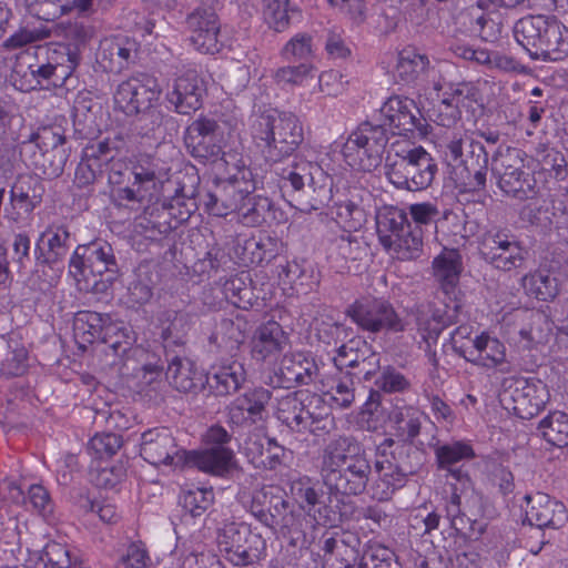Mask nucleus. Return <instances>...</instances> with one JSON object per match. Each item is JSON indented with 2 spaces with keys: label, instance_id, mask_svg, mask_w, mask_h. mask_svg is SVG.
Listing matches in <instances>:
<instances>
[{
  "label": "nucleus",
  "instance_id": "obj_7",
  "mask_svg": "<svg viewBox=\"0 0 568 568\" xmlns=\"http://www.w3.org/2000/svg\"><path fill=\"white\" fill-rule=\"evenodd\" d=\"M276 174L281 178L282 189H292L301 211L321 210L333 199V179L315 162H294Z\"/></svg>",
  "mask_w": 568,
  "mask_h": 568
},
{
  "label": "nucleus",
  "instance_id": "obj_1",
  "mask_svg": "<svg viewBox=\"0 0 568 568\" xmlns=\"http://www.w3.org/2000/svg\"><path fill=\"white\" fill-rule=\"evenodd\" d=\"M424 414L412 406L398 408L392 414L396 435L403 442L396 444L385 438L376 448L374 473L377 477L371 484L372 497L386 501L394 493L403 488L409 476L422 465V453L412 446L420 433Z\"/></svg>",
  "mask_w": 568,
  "mask_h": 568
},
{
  "label": "nucleus",
  "instance_id": "obj_61",
  "mask_svg": "<svg viewBox=\"0 0 568 568\" xmlns=\"http://www.w3.org/2000/svg\"><path fill=\"white\" fill-rule=\"evenodd\" d=\"M109 325L119 329H115L113 334L110 333V336H102L101 343L108 345L115 355L125 354L134 342L132 328L124 322L113 321L111 316L106 323V326Z\"/></svg>",
  "mask_w": 568,
  "mask_h": 568
},
{
  "label": "nucleus",
  "instance_id": "obj_37",
  "mask_svg": "<svg viewBox=\"0 0 568 568\" xmlns=\"http://www.w3.org/2000/svg\"><path fill=\"white\" fill-rule=\"evenodd\" d=\"M292 493L301 509L317 524H326L331 520L332 510L326 505L321 488L311 485L308 480L301 479L292 485Z\"/></svg>",
  "mask_w": 568,
  "mask_h": 568
},
{
  "label": "nucleus",
  "instance_id": "obj_34",
  "mask_svg": "<svg viewBox=\"0 0 568 568\" xmlns=\"http://www.w3.org/2000/svg\"><path fill=\"white\" fill-rule=\"evenodd\" d=\"M111 2L112 0H37V14L45 21H53L70 12L90 17L98 8L106 9Z\"/></svg>",
  "mask_w": 568,
  "mask_h": 568
},
{
  "label": "nucleus",
  "instance_id": "obj_24",
  "mask_svg": "<svg viewBox=\"0 0 568 568\" xmlns=\"http://www.w3.org/2000/svg\"><path fill=\"white\" fill-rule=\"evenodd\" d=\"M318 367L314 358L304 353L286 354L281 359L274 376L270 377L273 387L292 388L308 385L317 376Z\"/></svg>",
  "mask_w": 568,
  "mask_h": 568
},
{
  "label": "nucleus",
  "instance_id": "obj_14",
  "mask_svg": "<svg viewBox=\"0 0 568 568\" xmlns=\"http://www.w3.org/2000/svg\"><path fill=\"white\" fill-rule=\"evenodd\" d=\"M478 250L487 264L503 272L524 267L528 257V250L506 229H491L485 232Z\"/></svg>",
  "mask_w": 568,
  "mask_h": 568
},
{
  "label": "nucleus",
  "instance_id": "obj_16",
  "mask_svg": "<svg viewBox=\"0 0 568 568\" xmlns=\"http://www.w3.org/2000/svg\"><path fill=\"white\" fill-rule=\"evenodd\" d=\"M219 123L206 116L192 121L184 133V143L189 153L200 162L215 163L223 161L226 166L240 159L235 152H223L219 139Z\"/></svg>",
  "mask_w": 568,
  "mask_h": 568
},
{
  "label": "nucleus",
  "instance_id": "obj_32",
  "mask_svg": "<svg viewBox=\"0 0 568 568\" xmlns=\"http://www.w3.org/2000/svg\"><path fill=\"white\" fill-rule=\"evenodd\" d=\"M171 189L159 192V200L155 203H161L163 210L168 215L174 219L178 223L186 222L191 215L197 210L199 201L196 196L200 195L193 185L186 187L170 179Z\"/></svg>",
  "mask_w": 568,
  "mask_h": 568
},
{
  "label": "nucleus",
  "instance_id": "obj_59",
  "mask_svg": "<svg viewBox=\"0 0 568 568\" xmlns=\"http://www.w3.org/2000/svg\"><path fill=\"white\" fill-rule=\"evenodd\" d=\"M214 499L212 489L193 487L184 490L180 496V504L192 517L202 516Z\"/></svg>",
  "mask_w": 568,
  "mask_h": 568
},
{
  "label": "nucleus",
  "instance_id": "obj_8",
  "mask_svg": "<svg viewBox=\"0 0 568 568\" xmlns=\"http://www.w3.org/2000/svg\"><path fill=\"white\" fill-rule=\"evenodd\" d=\"M227 172L226 179L215 180L213 186L200 199L205 211L211 215L226 216L239 212L244 200L256 189L253 172L242 158L231 162Z\"/></svg>",
  "mask_w": 568,
  "mask_h": 568
},
{
  "label": "nucleus",
  "instance_id": "obj_57",
  "mask_svg": "<svg viewBox=\"0 0 568 568\" xmlns=\"http://www.w3.org/2000/svg\"><path fill=\"white\" fill-rule=\"evenodd\" d=\"M281 55L287 61L308 63L314 57L313 37L307 32L296 33L284 44Z\"/></svg>",
  "mask_w": 568,
  "mask_h": 568
},
{
  "label": "nucleus",
  "instance_id": "obj_44",
  "mask_svg": "<svg viewBox=\"0 0 568 568\" xmlns=\"http://www.w3.org/2000/svg\"><path fill=\"white\" fill-rule=\"evenodd\" d=\"M273 209L271 199L252 193L244 200L237 214L243 225L255 227L267 223L273 217Z\"/></svg>",
  "mask_w": 568,
  "mask_h": 568
},
{
  "label": "nucleus",
  "instance_id": "obj_41",
  "mask_svg": "<svg viewBox=\"0 0 568 568\" xmlns=\"http://www.w3.org/2000/svg\"><path fill=\"white\" fill-rule=\"evenodd\" d=\"M109 318V314L79 312L74 318V334L85 343L101 342L102 336H110V333L113 334L118 329L112 325L106 326Z\"/></svg>",
  "mask_w": 568,
  "mask_h": 568
},
{
  "label": "nucleus",
  "instance_id": "obj_64",
  "mask_svg": "<svg viewBox=\"0 0 568 568\" xmlns=\"http://www.w3.org/2000/svg\"><path fill=\"white\" fill-rule=\"evenodd\" d=\"M471 18V31L477 33L484 41L490 42L497 39L500 27L490 18L489 14L483 11V2L478 1V8L471 9L469 12Z\"/></svg>",
  "mask_w": 568,
  "mask_h": 568
},
{
  "label": "nucleus",
  "instance_id": "obj_2",
  "mask_svg": "<svg viewBox=\"0 0 568 568\" xmlns=\"http://www.w3.org/2000/svg\"><path fill=\"white\" fill-rule=\"evenodd\" d=\"M321 477L331 495H362L372 478L371 462L365 449L353 437L339 436L331 440L321 457Z\"/></svg>",
  "mask_w": 568,
  "mask_h": 568
},
{
  "label": "nucleus",
  "instance_id": "obj_9",
  "mask_svg": "<svg viewBox=\"0 0 568 568\" xmlns=\"http://www.w3.org/2000/svg\"><path fill=\"white\" fill-rule=\"evenodd\" d=\"M474 134L454 133L447 143V154L456 163V180L469 191H483L486 187L489 158Z\"/></svg>",
  "mask_w": 568,
  "mask_h": 568
},
{
  "label": "nucleus",
  "instance_id": "obj_43",
  "mask_svg": "<svg viewBox=\"0 0 568 568\" xmlns=\"http://www.w3.org/2000/svg\"><path fill=\"white\" fill-rule=\"evenodd\" d=\"M265 22L276 32L287 30L292 20L301 17V10L291 0H262Z\"/></svg>",
  "mask_w": 568,
  "mask_h": 568
},
{
  "label": "nucleus",
  "instance_id": "obj_53",
  "mask_svg": "<svg viewBox=\"0 0 568 568\" xmlns=\"http://www.w3.org/2000/svg\"><path fill=\"white\" fill-rule=\"evenodd\" d=\"M428 64L429 60L426 55L419 54L412 49H405L398 54L396 74L400 81L410 83L425 72Z\"/></svg>",
  "mask_w": 568,
  "mask_h": 568
},
{
  "label": "nucleus",
  "instance_id": "obj_29",
  "mask_svg": "<svg viewBox=\"0 0 568 568\" xmlns=\"http://www.w3.org/2000/svg\"><path fill=\"white\" fill-rule=\"evenodd\" d=\"M282 250V242L267 233H257L248 237H237L235 254L243 265L270 263Z\"/></svg>",
  "mask_w": 568,
  "mask_h": 568
},
{
  "label": "nucleus",
  "instance_id": "obj_4",
  "mask_svg": "<svg viewBox=\"0 0 568 568\" xmlns=\"http://www.w3.org/2000/svg\"><path fill=\"white\" fill-rule=\"evenodd\" d=\"M250 132L263 159L272 164L291 156L304 140L300 119L292 112L275 108L253 112Z\"/></svg>",
  "mask_w": 568,
  "mask_h": 568
},
{
  "label": "nucleus",
  "instance_id": "obj_3",
  "mask_svg": "<svg viewBox=\"0 0 568 568\" xmlns=\"http://www.w3.org/2000/svg\"><path fill=\"white\" fill-rule=\"evenodd\" d=\"M409 214L416 224L412 226L407 213L395 206L384 207L376 215V231L382 246L398 260L417 258L423 250L420 226L436 222L439 210L429 202L409 206Z\"/></svg>",
  "mask_w": 568,
  "mask_h": 568
},
{
  "label": "nucleus",
  "instance_id": "obj_10",
  "mask_svg": "<svg viewBox=\"0 0 568 568\" xmlns=\"http://www.w3.org/2000/svg\"><path fill=\"white\" fill-rule=\"evenodd\" d=\"M322 397L307 390H296L277 398L276 418L292 432L314 434L326 429Z\"/></svg>",
  "mask_w": 568,
  "mask_h": 568
},
{
  "label": "nucleus",
  "instance_id": "obj_42",
  "mask_svg": "<svg viewBox=\"0 0 568 568\" xmlns=\"http://www.w3.org/2000/svg\"><path fill=\"white\" fill-rule=\"evenodd\" d=\"M496 178L499 189L511 197L518 200L531 199L538 192L536 179L530 173L525 172L523 168L511 170Z\"/></svg>",
  "mask_w": 568,
  "mask_h": 568
},
{
  "label": "nucleus",
  "instance_id": "obj_40",
  "mask_svg": "<svg viewBox=\"0 0 568 568\" xmlns=\"http://www.w3.org/2000/svg\"><path fill=\"white\" fill-rule=\"evenodd\" d=\"M435 456L438 468L447 470L462 486L469 483L467 473L462 468H454V465L465 459H471L475 456L470 445L463 442L438 445L435 448Z\"/></svg>",
  "mask_w": 568,
  "mask_h": 568
},
{
  "label": "nucleus",
  "instance_id": "obj_47",
  "mask_svg": "<svg viewBox=\"0 0 568 568\" xmlns=\"http://www.w3.org/2000/svg\"><path fill=\"white\" fill-rule=\"evenodd\" d=\"M478 90L471 83L450 84L443 93V104L450 112L449 120L460 118V109L478 100Z\"/></svg>",
  "mask_w": 568,
  "mask_h": 568
},
{
  "label": "nucleus",
  "instance_id": "obj_63",
  "mask_svg": "<svg viewBox=\"0 0 568 568\" xmlns=\"http://www.w3.org/2000/svg\"><path fill=\"white\" fill-rule=\"evenodd\" d=\"M122 436L115 433H102L94 435L89 444L88 452L99 459L110 458L122 447Z\"/></svg>",
  "mask_w": 568,
  "mask_h": 568
},
{
  "label": "nucleus",
  "instance_id": "obj_45",
  "mask_svg": "<svg viewBox=\"0 0 568 568\" xmlns=\"http://www.w3.org/2000/svg\"><path fill=\"white\" fill-rule=\"evenodd\" d=\"M245 334L242 323L231 318H223L217 329L212 334L210 341L219 348L225 351L232 358L236 357L241 345L244 343Z\"/></svg>",
  "mask_w": 568,
  "mask_h": 568
},
{
  "label": "nucleus",
  "instance_id": "obj_21",
  "mask_svg": "<svg viewBox=\"0 0 568 568\" xmlns=\"http://www.w3.org/2000/svg\"><path fill=\"white\" fill-rule=\"evenodd\" d=\"M549 394L540 381L517 378L504 390L503 400L521 419H530L542 410Z\"/></svg>",
  "mask_w": 568,
  "mask_h": 568
},
{
  "label": "nucleus",
  "instance_id": "obj_19",
  "mask_svg": "<svg viewBox=\"0 0 568 568\" xmlns=\"http://www.w3.org/2000/svg\"><path fill=\"white\" fill-rule=\"evenodd\" d=\"M272 392L257 386L246 389L235 397L226 407V422L234 428H251L264 425L268 418V404Z\"/></svg>",
  "mask_w": 568,
  "mask_h": 568
},
{
  "label": "nucleus",
  "instance_id": "obj_48",
  "mask_svg": "<svg viewBox=\"0 0 568 568\" xmlns=\"http://www.w3.org/2000/svg\"><path fill=\"white\" fill-rule=\"evenodd\" d=\"M538 429L542 438L552 446H568V414L560 410L550 412L539 422Z\"/></svg>",
  "mask_w": 568,
  "mask_h": 568
},
{
  "label": "nucleus",
  "instance_id": "obj_62",
  "mask_svg": "<svg viewBox=\"0 0 568 568\" xmlns=\"http://www.w3.org/2000/svg\"><path fill=\"white\" fill-rule=\"evenodd\" d=\"M225 297L239 308L247 310L253 306V290L241 276H234L224 283Z\"/></svg>",
  "mask_w": 568,
  "mask_h": 568
},
{
  "label": "nucleus",
  "instance_id": "obj_56",
  "mask_svg": "<svg viewBox=\"0 0 568 568\" xmlns=\"http://www.w3.org/2000/svg\"><path fill=\"white\" fill-rule=\"evenodd\" d=\"M266 552V541L258 535L246 544L239 546V550L230 552L224 557L233 566L246 567L258 562Z\"/></svg>",
  "mask_w": 568,
  "mask_h": 568
},
{
  "label": "nucleus",
  "instance_id": "obj_31",
  "mask_svg": "<svg viewBox=\"0 0 568 568\" xmlns=\"http://www.w3.org/2000/svg\"><path fill=\"white\" fill-rule=\"evenodd\" d=\"M463 353L464 358L476 366L499 368L501 373L509 372L505 345L488 334L477 335L473 338L471 349Z\"/></svg>",
  "mask_w": 568,
  "mask_h": 568
},
{
  "label": "nucleus",
  "instance_id": "obj_23",
  "mask_svg": "<svg viewBox=\"0 0 568 568\" xmlns=\"http://www.w3.org/2000/svg\"><path fill=\"white\" fill-rule=\"evenodd\" d=\"M140 44L133 38L114 34L100 41L97 61L106 72H121L135 63Z\"/></svg>",
  "mask_w": 568,
  "mask_h": 568
},
{
  "label": "nucleus",
  "instance_id": "obj_12",
  "mask_svg": "<svg viewBox=\"0 0 568 568\" xmlns=\"http://www.w3.org/2000/svg\"><path fill=\"white\" fill-rule=\"evenodd\" d=\"M345 314L358 328L369 334H397L406 329L405 320L383 297H362L349 304Z\"/></svg>",
  "mask_w": 568,
  "mask_h": 568
},
{
  "label": "nucleus",
  "instance_id": "obj_15",
  "mask_svg": "<svg viewBox=\"0 0 568 568\" xmlns=\"http://www.w3.org/2000/svg\"><path fill=\"white\" fill-rule=\"evenodd\" d=\"M116 268L113 248L104 241L78 245L69 263L70 275L78 283L84 281L87 290L97 286V275L101 276L106 272L115 273Z\"/></svg>",
  "mask_w": 568,
  "mask_h": 568
},
{
  "label": "nucleus",
  "instance_id": "obj_49",
  "mask_svg": "<svg viewBox=\"0 0 568 568\" xmlns=\"http://www.w3.org/2000/svg\"><path fill=\"white\" fill-rule=\"evenodd\" d=\"M308 520L302 513H295L291 504L286 507V511H283L278 517V523L273 526L272 529H280L284 537L290 539L291 545L297 546L305 542L306 527Z\"/></svg>",
  "mask_w": 568,
  "mask_h": 568
},
{
  "label": "nucleus",
  "instance_id": "obj_54",
  "mask_svg": "<svg viewBox=\"0 0 568 568\" xmlns=\"http://www.w3.org/2000/svg\"><path fill=\"white\" fill-rule=\"evenodd\" d=\"M526 292L539 301H550L558 294L557 278L546 272H536L523 277Z\"/></svg>",
  "mask_w": 568,
  "mask_h": 568
},
{
  "label": "nucleus",
  "instance_id": "obj_50",
  "mask_svg": "<svg viewBox=\"0 0 568 568\" xmlns=\"http://www.w3.org/2000/svg\"><path fill=\"white\" fill-rule=\"evenodd\" d=\"M260 534L251 531L244 524L227 523L217 532V546L220 551L226 557L233 550H239V546L246 544Z\"/></svg>",
  "mask_w": 568,
  "mask_h": 568
},
{
  "label": "nucleus",
  "instance_id": "obj_38",
  "mask_svg": "<svg viewBox=\"0 0 568 568\" xmlns=\"http://www.w3.org/2000/svg\"><path fill=\"white\" fill-rule=\"evenodd\" d=\"M246 381L244 364L237 359L222 362L205 382L216 396L236 393Z\"/></svg>",
  "mask_w": 568,
  "mask_h": 568
},
{
  "label": "nucleus",
  "instance_id": "obj_26",
  "mask_svg": "<svg viewBox=\"0 0 568 568\" xmlns=\"http://www.w3.org/2000/svg\"><path fill=\"white\" fill-rule=\"evenodd\" d=\"M203 79L195 70H187L179 75L166 93V100L179 114H191L199 110L205 94Z\"/></svg>",
  "mask_w": 568,
  "mask_h": 568
},
{
  "label": "nucleus",
  "instance_id": "obj_6",
  "mask_svg": "<svg viewBox=\"0 0 568 568\" xmlns=\"http://www.w3.org/2000/svg\"><path fill=\"white\" fill-rule=\"evenodd\" d=\"M384 169L396 189L409 192L430 186L438 171L434 158L423 146L408 140H397L390 144Z\"/></svg>",
  "mask_w": 568,
  "mask_h": 568
},
{
  "label": "nucleus",
  "instance_id": "obj_27",
  "mask_svg": "<svg viewBox=\"0 0 568 568\" xmlns=\"http://www.w3.org/2000/svg\"><path fill=\"white\" fill-rule=\"evenodd\" d=\"M525 499L528 503L526 519L530 525L540 529H559L567 521L565 505L549 495L538 491L532 496L526 495Z\"/></svg>",
  "mask_w": 568,
  "mask_h": 568
},
{
  "label": "nucleus",
  "instance_id": "obj_11",
  "mask_svg": "<svg viewBox=\"0 0 568 568\" xmlns=\"http://www.w3.org/2000/svg\"><path fill=\"white\" fill-rule=\"evenodd\" d=\"M387 143L384 125L366 121L351 133L342 152L351 166L371 172L382 163Z\"/></svg>",
  "mask_w": 568,
  "mask_h": 568
},
{
  "label": "nucleus",
  "instance_id": "obj_5",
  "mask_svg": "<svg viewBox=\"0 0 568 568\" xmlns=\"http://www.w3.org/2000/svg\"><path fill=\"white\" fill-rule=\"evenodd\" d=\"M514 36L535 61L559 62L568 58V28L555 16L523 17L514 26Z\"/></svg>",
  "mask_w": 568,
  "mask_h": 568
},
{
  "label": "nucleus",
  "instance_id": "obj_33",
  "mask_svg": "<svg viewBox=\"0 0 568 568\" xmlns=\"http://www.w3.org/2000/svg\"><path fill=\"white\" fill-rule=\"evenodd\" d=\"M288 336L283 327L268 321L256 328L251 341V355L257 362L276 358L287 346Z\"/></svg>",
  "mask_w": 568,
  "mask_h": 568
},
{
  "label": "nucleus",
  "instance_id": "obj_60",
  "mask_svg": "<svg viewBox=\"0 0 568 568\" xmlns=\"http://www.w3.org/2000/svg\"><path fill=\"white\" fill-rule=\"evenodd\" d=\"M524 151L511 146H499L493 155L491 172L495 176L524 166Z\"/></svg>",
  "mask_w": 568,
  "mask_h": 568
},
{
  "label": "nucleus",
  "instance_id": "obj_35",
  "mask_svg": "<svg viewBox=\"0 0 568 568\" xmlns=\"http://www.w3.org/2000/svg\"><path fill=\"white\" fill-rule=\"evenodd\" d=\"M166 379L178 392L195 394L203 388L207 377L191 359L174 356L169 363Z\"/></svg>",
  "mask_w": 568,
  "mask_h": 568
},
{
  "label": "nucleus",
  "instance_id": "obj_51",
  "mask_svg": "<svg viewBox=\"0 0 568 568\" xmlns=\"http://www.w3.org/2000/svg\"><path fill=\"white\" fill-rule=\"evenodd\" d=\"M536 160L541 171L547 172L550 178L564 181L568 176V165L565 155L557 149L546 144L536 148Z\"/></svg>",
  "mask_w": 568,
  "mask_h": 568
},
{
  "label": "nucleus",
  "instance_id": "obj_22",
  "mask_svg": "<svg viewBox=\"0 0 568 568\" xmlns=\"http://www.w3.org/2000/svg\"><path fill=\"white\" fill-rule=\"evenodd\" d=\"M376 124H383L393 134L422 131L420 112L414 100L394 95L381 106Z\"/></svg>",
  "mask_w": 568,
  "mask_h": 568
},
{
  "label": "nucleus",
  "instance_id": "obj_28",
  "mask_svg": "<svg viewBox=\"0 0 568 568\" xmlns=\"http://www.w3.org/2000/svg\"><path fill=\"white\" fill-rule=\"evenodd\" d=\"M245 505L260 523L268 528H273L278 523V517L282 513L286 511L290 501L284 497L278 487L266 486L255 489L251 494L250 500L245 501Z\"/></svg>",
  "mask_w": 568,
  "mask_h": 568
},
{
  "label": "nucleus",
  "instance_id": "obj_25",
  "mask_svg": "<svg viewBox=\"0 0 568 568\" xmlns=\"http://www.w3.org/2000/svg\"><path fill=\"white\" fill-rule=\"evenodd\" d=\"M185 23L191 32V42L197 51L206 54L220 51V24L217 16L211 8L194 9L186 16Z\"/></svg>",
  "mask_w": 568,
  "mask_h": 568
},
{
  "label": "nucleus",
  "instance_id": "obj_39",
  "mask_svg": "<svg viewBox=\"0 0 568 568\" xmlns=\"http://www.w3.org/2000/svg\"><path fill=\"white\" fill-rule=\"evenodd\" d=\"M186 466L217 476L227 473L234 459V452L229 447H210L202 452H186Z\"/></svg>",
  "mask_w": 568,
  "mask_h": 568
},
{
  "label": "nucleus",
  "instance_id": "obj_58",
  "mask_svg": "<svg viewBox=\"0 0 568 568\" xmlns=\"http://www.w3.org/2000/svg\"><path fill=\"white\" fill-rule=\"evenodd\" d=\"M371 347L361 338L349 339L337 349L334 362L337 368H356L364 356L369 355Z\"/></svg>",
  "mask_w": 568,
  "mask_h": 568
},
{
  "label": "nucleus",
  "instance_id": "obj_46",
  "mask_svg": "<svg viewBox=\"0 0 568 568\" xmlns=\"http://www.w3.org/2000/svg\"><path fill=\"white\" fill-rule=\"evenodd\" d=\"M81 59L78 49H72L65 44H60L47 52V61L52 65L55 78L60 80L62 85L78 68Z\"/></svg>",
  "mask_w": 568,
  "mask_h": 568
},
{
  "label": "nucleus",
  "instance_id": "obj_55",
  "mask_svg": "<svg viewBox=\"0 0 568 568\" xmlns=\"http://www.w3.org/2000/svg\"><path fill=\"white\" fill-rule=\"evenodd\" d=\"M68 158L67 148L40 151L39 155L34 156L33 165L43 176L54 179L63 173Z\"/></svg>",
  "mask_w": 568,
  "mask_h": 568
},
{
  "label": "nucleus",
  "instance_id": "obj_20",
  "mask_svg": "<svg viewBox=\"0 0 568 568\" xmlns=\"http://www.w3.org/2000/svg\"><path fill=\"white\" fill-rule=\"evenodd\" d=\"M186 452L166 427L151 428L141 435L140 455L153 466L184 467L187 464Z\"/></svg>",
  "mask_w": 568,
  "mask_h": 568
},
{
  "label": "nucleus",
  "instance_id": "obj_36",
  "mask_svg": "<svg viewBox=\"0 0 568 568\" xmlns=\"http://www.w3.org/2000/svg\"><path fill=\"white\" fill-rule=\"evenodd\" d=\"M71 234L63 224H51L40 235L38 247L41 250L42 263L54 266L68 255Z\"/></svg>",
  "mask_w": 568,
  "mask_h": 568
},
{
  "label": "nucleus",
  "instance_id": "obj_18",
  "mask_svg": "<svg viewBox=\"0 0 568 568\" xmlns=\"http://www.w3.org/2000/svg\"><path fill=\"white\" fill-rule=\"evenodd\" d=\"M434 275L439 283L442 292L454 304H446V311L436 310L433 318L438 324V331L450 325L454 321L455 313L459 308L457 303L458 283L462 273V256L457 250L445 248L433 261Z\"/></svg>",
  "mask_w": 568,
  "mask_h": 568
},
{
  "label": "nucleus",
  "instance_id": "obj_30",
  "mask_svg": "<svg viewBox=\"0 0 568 568\" xmlns=\"http://www.w3.org/2000/svg\"><path fill=\"white\" fill-rule=\"evenodd\" d=\"M43 184L37 174H21L10 190V216L18 221L30 214L42 201Z\"/></svg>",
  "mask_w": 568,
  "mask_h": 568
},
{
  "label": "nucleus",
  "instance_id": "obj_52",
  "mask_svg": "<svg viewBox=\"0 0 568 568\" xmlns=\"http://www.w3.org/2000/svg\"><path fill=\"white\" fill-rule=\"evenodd\" d=\"M358 568H402L396 554L379 542H368L362 554Z\"/></svg>",
  "mask_w": 568,
  "mask_h": 568
},
{
  "label": "nucleus",
  "instance_id": "obj_17",
  "mask_svg": "<svg viewBox=\"0 0 568 568\" xmlns=\"http://www.w3.org/2000/svg\"><path fill=\"white\" fill-rule=\"evenodd\" d=\"M160 94L161 88L154 77L138 73L118 85L113 95L114 106L125 115H138L153 108Z\"/></svg>",
  "mask_w": 568,
  "mask_h": 568
},
{
  "label": "nucleus",
  "instance_id": "obj_13",
  "mask_svg": "<svg viewBox=\"0 0 568 568\" xmlns=\"http://www.w3.org/2000/svg\"><path fill=\"white\" fill-rule=\"evenodd\" d=\"M169 168L159 161H146L145 164L134 166L130 173L134 181L132 185L118 186L112 190V197L119 205L129 203L154 202L159 200V192L171 189Z\"/></svg>",
  "mask_w": 568,
  "mask_h": 568
}]
</instances>
